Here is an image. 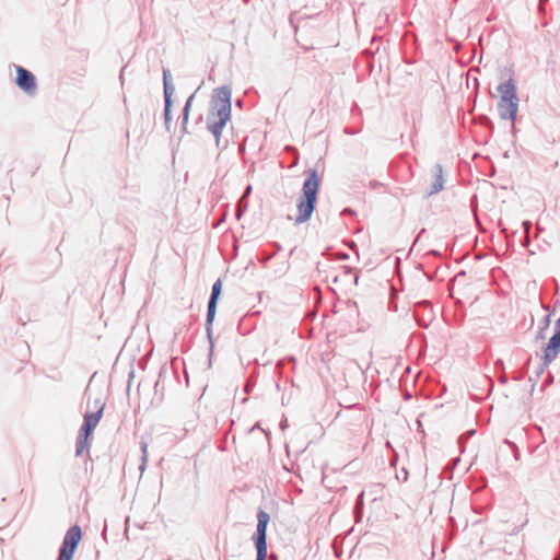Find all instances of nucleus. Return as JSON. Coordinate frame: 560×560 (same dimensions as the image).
I'll return each instance as SVG.
<instances>
[{"instance_id":"f257e3e1","label":"nucleus","mask_w":560,"mask_h":560,"mask_svg":"<svg viewBox=\"0 0 560 560\" xmlns=\"http://www.w3.org/2000/svg\"><path fill=\"white\" fill-rule=\"evenodd\" d=\"M231 116V92L226 88L215 90L208 115V128L219 140Z\"/></svg>"},{"instance_id":"f03ea898","label":"nucleus","mask_w":560,"mask_h":560,"mask_svg":"<svg viewBox=\"0 0 560 560\" xmlns=\"http://www.w3.org/2000/svg\"><path fill=\"white\" fill-rule=\"evenodd\" d=\"M320 179L315 171H310L303 184L302 196L296 203L298 214L293 219L301 224L311 219L315 209Z\"/></svg>"},{"instance_id":"7ed1b4c3","label":"nucleus","mask_w":560,"mask_h":560,"mask_svg":"<svg viewBox=\"0 0 560 560\" xmlns=\"http://www.w3.org/2000/svg\"><path fill=\"white\" fill-rule=\"evenodd\" d=\"M105 404L96 398L93 401H89L88 408L89 410L84 415V422L80 429L79 438L77 441V455H81L85 448L89 446V438L92 434V431L97 427L98 422L102 419L103 410Z\"/></svg>"},{"instance_id":"20e7f679","label":"nucleus","mask_w":560,"mask_h":560,"mask_svg":"<svg viewBox=\"0 0 560 560\" xmlns=\"http://www.w3.org/2000/svg\"><path fill=\"white\" fill-rule=\"evenodd\" d=\"M501 95L498 103L499 113L502 119L514 120L518 109L515 85L512 80L501 83L498 88Z\"/></svg>"},{"instance_id":"39448f33","label":"nucleus","mask_w":560,"mask_h":560,"mask_svg":"<svg viewBox=\"0 0 560 560\" xmlns=\"http://www.w3.org/2000/svg\"><path fill=\"white\" fill-rule=\"evenodd\" d=\"M82 539V530L80 526H71L63 538L62 546L59 551L58 560H72L75 549Z\"/></svg>"},{"instance_id":"423d86ee","label":"nucleus","mask_w":560,"mask_h":560,"mask_svg":"<svg viewBox=\"0 0 560 560\" xmlns=\"http://www.w3.org/2000/svg\"><path fill=\"white\" fill-rule=\"evenodd\" d=\"M258 524H257V538H256V548H257V560H266L267 556V542H266V532L267 525L270 520L269 514L262 510L258 512Z\"/></svg>"},{"instance_id":"0eeeda50","label":"nucleus","mask_w":560,"mask_h":560,"mask_svg":"<svg viewBox=\"0 0 560 560\" xmlns=\"http://www.w3.org/2000/svg\"><path fill=\"white\" fill-rule=\"evenodd\" d=\"M16 79L15 82L18 86L23 90L25 93L33 95L36 91V79L35 75L24 69L21 66L16 67Z\"/></svg>"},{"instance_id":"6e6552de","label":"nucleus","mask_w":560,"mask_h":560,"mask_svg":"<svg viewBox=\"0 0 560 560\" xmlns=\"http://www.w3.org/2000/svg\"><path fill=\"white\" fill-rule=\"evenodd\" d=\"M555 328L556 331L544 350V358L546 363L553 361L560 350V318L556 322Z\"/></svg>"},{"instance_id":"1a4fd4ad","label":"nucleus","mask_w":560,"mask_h":560,"mask_svg":"<svg viewBox=\"0 0 560 560\" xmlns=\"http://www.w3.org/2000/svg\"><path fill=\"white\" fill-rule=\"evenodd\" d=\"M222 290V281L218 279L213 287H212V293L208 305V314H207V322L208 324H211L213 322V318L215 316V307H217V301Z\"/></svg>"},{"instance_id":"9d476101","label":"nucleus","mask_w":560,"mask_h":560,"mask_svg":"<svg viewBox=\"0 0 560 560\" xmlns=\"http://www.w3.org/2000/svg\"><path fill=\"white\" fill-rule=\"evenodd\" d=\"M164 93H165V119H170V106H171V94L172 89L168 86L167 82H164Z\"/></svg>"},{"instance_id":"9b49d317","label":"nucleus","mask_w":560,"mask_h":560,"mask_svg":"<svg viewBox=\"0 0 560 560\" xmlns=\"http://www.w3.org/2000/svg\"><path fill=\"white\" fill-rule=\"evenodd\" d=\"M442 189H443V178H442L441 170L439 168L435 174V180L433 184V188L430 190V194L439 192Z\"/></svg>"},{"instance_id":"f8f14e48","label":"nucleus","mask_w":560,"mask_h":560,"mask_svg":"<svg viewBox=\"0 0 560 560\" xmlns=\"http://www.w3.org/2000/svg\"><path fill=\"white\" fill-rule=\"evenodd\" d=\"M141 451H142V464L140 466V469L141 470H144L145 468V465L148 463V444L147 443H141Z\"/></svg>"},{"instance_id":"ddd939ff","label":"nucleus","mask_w":560,"mask_h":560,"mask_svg":"<svg viewBox=\"0 0 560 560\" xmlns=\"http://www.w3.org/2000/svg\"><path fill=\"white\" fill-rule=\"evenodd\" d=\"M190 103H191V97L187 101L185 107H184V113H183V124L184 126L187 124L188 121V116H189V108H190Z\"/></svg>"}]
</instances>
